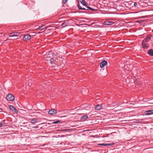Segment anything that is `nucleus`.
<instances>
[{"mask_svg":"<svg viewBox=\"0 0 153 153\" xmlns=\"http://www.w3.org/2000/svg\"><path fill=\"white\" fill-rule=\"evenodd\" d=\"M107 62L105 60H103L101 63L100 64V67L101 68H103L105 65H106Z\"/></svg>","mask_w":153,"mask_h":153,"instance_id":"obj_8","label":"nucleus"},{"mask_svg":"<svg viewBox=\"0 0 153 153\" xmlns=\"http://www.w3.org/2000/svg\"><path fill=\"white\" fill-rule=\"evenodd\" d=\"M148 53L150 56H153V49L149 50L148 51Z\"/></svg>","mask_w":153,"mask_h":153,"instance_id":"obj_15","label":"nucleus"},{"mask_svg":"<svg viewBox=\"0 0 153 153\" xmlns=\"http://www.w3.org/2000/svg\"><path fill=\"white\" fill-rule=\"evenodd\" d=\"M137 22H138V21Z\"/></svg>","mask_w":153,"mask_h":153,"instance_id":"obj_34","label":"nucleus"},{"mask_svg":"<svg viewBox=\"0 0 153 153\" xmlns=\"http://www.w3.org/2000/svg\"><path fill=\"white\" fill-rule=\"evenodd\" d=\"M70 130V129H64V130H62V131H69V130Z\"/></svg>","mask_w":153,"mask_h":153,"instance_id":"obj_29","label":"nucleus"},{"mask_svg":"<svg viewBox=\"0 0 153 153\" xmlns=\"http://www.w3.org/2000/svg\"><path fill=\"white\" fill-rule=\"evenodd\" d=\"M67 1V0H62V3L64 4H65L66 3Z\"/></svg>","mask_w":153,"mask_h":153,"instance_id":"obj_27","label":"nucleus"},{"mask_svg":"<svg viewBox=\"0 0 153 153\" xmlns=\"http://www.w3.org/2000/svg\"><path fill=\"white\" fill-rule=\"evenodd\" d=\"M56 111L54 109H51L49 110L48 111V114H56Z\"/></svg>","mask_w":153,"mask_h":153,"instance_id":"obj_12","label":"nucleus"},{"mask_svg":"<svg viewBox=\"0 0 153 153\" xmlns=\"http://www.w3.org/2000/svg\"><path fill=\"white\" fill-rule=\"evenodd\" d=\"M37 120L36 118L32 119L30 120V122L32 123H36L37 122Z\"/></svg>","mask_w":153,"mask_h":153,"instance_id":"obj_17","label":"nucleus"},{"mask_svg":"<svg viewBox=\"0 0 153 153\" xmlns=\"http://www.w3.org/2000/svg\"><path fill=\"white\" fill-rule=\"evenodd\" d=\"M151 36L150 35H148L147 36L146 38H145L143 41L144 42H149L150 40V37H151Z\"/></svg>","mask_w":153,"mask_h":153,"instance_id":"obj_10","label":"nucleus"},{"mask_svg":"<svg viewBox=\"0 0 153 153\" xmlns=\"http://www.w3.org/2000/svg\"><path fill=\"white\" fill-rule=\"evenodd\" d=\"M46 85H49V84H48L47 83H44V84H43L42 85V86H43V87H45V88H46Z\"/></svg>","mask_w":153,"mask_h":153,"instance_id":"obj_23","label":"nucleus"},{"mask_svg":"<svg viewBox=\"0 0 153 153\" xmlns=\"http://www.w3.org/2000/svg\"><path fill=\"white\" fill-rule=\"evenodd\" d=\"M45 27L44 26H42L39 28V29L41 31L44 29L45 28Z\"/></svg>","mask_w":153,"mask_h":153,"instance_id":"obj_22","label":"nucleus"},{"mask_svg":"<svg viewBox=\"0 0 153 153\" xmlns=\"http://www.w3.org/2000/svg\"><path fill=\"white\" fill-rule=\"evenodd\" d=\"M102 106L101 105H97L95 107V109L96 110L99 111L102 109Z\"/></svg>","mask_w":153,"mask_h":153,"instance_id":"obj_9","label":"nucleus"},{"mask_svg":"<svg viewBox=\"0 0 153 153\" xmlns=\"http://www.w3.org/2000/svg\"><path fill=\"white\" fill-rule=\"evenodd\" d=\"M80 1L81 3L84 6H86L88 5V4L84 0H80Z\"/></svg>","mask_w":153,"mask_h":153,"instance_id":"obj_16","label":"nucleus"},{"mask_svg":"<svg viewBox=\"0 0 153 153\" xmlns=\"http://www.w3.org/2000/svg\"><path fill=\"white\" fill-rule=\"evenodd\" d=\"M153 114V110H149L145 112V114L146 115H149Z\"/></svg>","mask_w":153,"mask_h":153,"instance_id":"obj_14","label":"nucleus"},{"mask_svg":"<svg viewBox=\"0 0 153 153\" xmlns=\"http://www.w3.org/2000/svg\"><path fill=\"white\" fill-rule=\"evenodd\" d=\"M60 122V120H57L55 121H53L52 122V124H56L59 123V122Z\"/></svg>","mask_w":153,"mask_h":153,"instance_id":"obj_24","label":"nucleus"},{"mask_svg":"<svg viewBox=\"0 0 153 153\" xmlns=\"http://www.w3.org/2000/svg\"><path fill=\"white\" fill-rule=\"evenodd\" d=\"M31 37L30 35H27L24 36L23 39V40L25 41H27L30 39Z\"/></svg>","mask_w":153,"mask_h":153,"instance_id":"obj_5","label":"nucleus"},{"mask_svg":"<svg viewBox=\"0 0 153 153\" xmlns=\"http://www.w3.org/2000/svg\"><path fill=\"white\" fill-rule=\"evenodd\" d=\"M68 25V24L67 23H65L64 22L63 23L62 25V27H65L67 26Z\"/></svg>","mask_w":153,"mask_h":153,"instance_id":"obj_19","label":"nucleus"},{"mask_svg":"<svg viewBox=\"0 0 153 153\" xmlns=\"http://www.w3.org/2000/svg\"><path fill=\"white\" fill-rule=\"evenodd\" d=\"M78 8L79 9V10H81V8H82L81 7V6L79 5H78Z\"/></svg>","mask_w":153,"mask_h":153,"instance_id":"obj_28","label":"nucleus"},{"mask_svg":"<svg viewBox=\"0 0 153 153\" xmlns=\"http://www.w3.org/2000/svg\"><path fill=\"white\" fill-rule=\"evenodd\" d=\"M0 109H1V108H0Z\"/></svg>","mask_w":153,"mask_h":153,"instance_id":"obj_35","label":"nucleus"},{"mask_svg":"<svg viewBox=\"0 0 153 153\" xmlns=\"http://www.w3.org/2000/svg\"><path fill=\"white\" fill-rule=\"evenodd\" d=\"M125 81L127 83H129L130 82V79L127 77Z\"/></svg>","mask_w":153,"mask_h":153,"instance_id":"obj_20","label":"nucleus"},{"mask_svg":"<svg viewBox=\"0 0 153 153\" xmlns=\"http://www.w3.org/2000/svg\"><path fill=\"white\" fill-rule=\"evenodd\" d=\"M142 45L143 48L147 49L149 47V45L148 44L143 41L142 43Z\"/></svg>","mask_w":153,"mask_h":153,"instance_id":"obj_6","label":"nucleus"},{"mask_svg":"<svg viewBox=\"0 0 153 153\" xmlns=\"http://www.w3.org/2000/svg\"><path fill=\"white\" fill-rule=\"evenodd\" d=\"M88 118V116L87 115H85L81 117V119L82 120L85 121L86 119Z\"/></svg>","mask_w":153,"mask_h":153,"instance_id":"obj_18","label":"nucleus"},{"mask_svg":"<svg viewBox=\"0 0 153 153\" xmlns=\"http://www.w3.org/2000/svg\"><path fill=\"white\" fill-rule=\"evenodd\" d=\"M46 58L49 63H50L51 64H53L54 61L53 53H51L47 54Z\"/></svg>","mask_w":153,"mask_h":153,"instance_id":"obj_1","label":"nucleus"},{"mask_svg":"<svg viewBox=\"0 0 153 153\" xmlns=\"http://www.w3.org/2000/svg\"><path fill=\"white\" fill-rule=\"evenodd\" d=\"M114 143H108V144H103L101 143L99 144V145L102 146H110L114 145Z\"/></svg>","mask_w":153,"mask_h":153,"instance_id":"obj_13","label":"nucleus"},{"mask_svg":"<svg viewBox=\"0 0 153 153\" xmlns=\"http://www.w3.org/2000/svg\"><path fill=\"white\" fill-rule=\"evenodd\" d=\"M20 34V33L18 32H15L10 33L9 34V36L10 37H13L15 36H19Z\"/></svg>","mask_w":153,"mask_h":153,"instance_id":"obj_4","label":"nucleus"},{"mask_svg":"<svg viewBox=\"0 0 153 153\" xmlns=\"http://www.w3.org/2000/svg\"><path fill=\"white\" fill-rule=\"evenodd\" d=\"M81 10H86V9L85 8H81Z\"/></svg>","mask_w":153,"mask_h":153,"instance_id":"obj_30","label":"nucleus"},{"mask_svg":"<svg viewBox=\"0 0 153 153\" xmlns=\"http://www.w3.org/2000/svg\"><path fill=\"white\" fill-rule=\"evenodd\" d=\"M134 5L135 6H136V5H137V4L136 3H134Z\"/></svg>","mask_w":153,"mask_h":153,"instance_id":"obj_33","label":"nucleus"},{"mask_svg":"<svg viewBox=\"0 0 153 153\" xmlns=\"http://www.w3.org/2000/svg\"><path fill=\"white\" fill-rule=\"evenodd\" d=\"M9 108H10V109L12 111H13L14 110V109L15 108L12 105H9Z\"/></svg>","mask_w":153,"mask_h":153,"instance_id":"obj_21","label":"nucleus"},{"mask_svg":"<svg viewBox=\"0 0 153 153\" xmlns=\"http://www.w3.org/2000/svg\"><path fill=\"white\" fill-rule=\"evenodd\" d=\"M25 82L26 88V89H28L30 87L33 83V81L30 79H27L26 80Z\"/></svg>","mask_w":153,"mask_h":153,"instance_id":"obj_2","label":"nucleus"},{"mask_svg":"<svg viewBox=\"0 0 153 153\" xmlns=\"http://www.w3.org/2000/svg\"><path fill=\"white\" fill-rule=\"evenodd\" d=\"M6 99L8 101H13L14 100L15 97L12 94H9L7 96Z\"/></svg>","mask_w":153,"mask_h":153,"instance_id":"obj_3","label":"nucleus"},{"mask_svg":"<svg viewBox=\"0 0 153 153\" xmlns=\"http://www.w3.org/2000/svg\"><path fill=\"white\" fill-rule=\"evenodd\" d=\"M114 22H112L107 21L103 22V24L105 25H111L113 24Z\"/></svg>","mask_w":153,"mask_h":153,"instance_id":"obj_11","label":"nucleus"},{"mask_svg":"<svg viewBox=\"0 0 153 153\" xmlns=\"http://www.w3.org/2000/svg\"><path fill=\"white\" fill-rule=\"evenodd\" d=\"M13 111H14L16 113H18V110L15 108H14V109Z\"/></svg>","mask_w":153,"mask_h":153,"instance_id":"obj_25","label":"nucleus"},{"mask_svg":"<svg viewBox=\"0 0 153 153\" xmlns=\"http://www.w3.org/2000/svg\"><path fill=\"white\" fill-rule=\"evenodd\" d=\"M86 8H85L86 10H89V8H90V7L89 6H86Z\"/></svg>","mask_w":153,"mask_h":153,"instance_id":"obj_26","label":"nucleus"},{"mask_svg":"<svg viewBox=\"0 0 153 153\" xmlns=\"http://www.w3.org/2000/svg\"><path fill=\"white\" fill-rule=\"evenodd\" d=\"M125 69L123 70V71H122V76H126L125 75L126 74H128L130 72L128 70L126 69V66L125 67Z\"/></svg>","mask_w":153,"mask_h":153,"instance_id":"obj_7","label":"nucleus"},{"mask_svg":"<svg viewBox=\"0 0 153 153\" xmlns=\"http://www.w3.org/2000/svg\"><path fill=\"white\" fill-rule=\"evenodd\" d=\"M2 124L1 123H0V127H2Z\"/></svg>","mask_w":153,"mask_h":153,"instance_id":"obj_32","label":"nucleus"},{"mask_svg":"<svg viewBox=\"0 0 153 153\" xmlns=\"http://www.w3.org/2000/svg\"><path fill=\"white\" fill-rule=\"evenodd\" d=\"M89 10H94V9H93V8L90 7V8H89Z\"/></svg>","mask_w":153,"mask_h":153,"instance_id":"obj_31","label":"nucleus"}]
</instances>
